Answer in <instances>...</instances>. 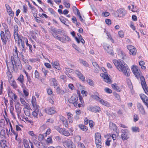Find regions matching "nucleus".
I'll use <instances>...</instances> for the list:
<instances>
[{
  "label": "nucleus",
  "instance_id": "1",
  "mask_svg": "<svg viewBox=\"0 0 148 148\" xmlns=\"http://www.w3.org/2000/svg\"><path fill=\"white\" fill-rule=\"evenodd\" d=\"M113 62L119 71L123 72L124 75L126 76H130V70L123 60H114Z\"/></svg>",
  "mask_w": 148,
  "mask_h": 148
},
{
  "label": "nucleus",
  "instance_id": "2",
  "mask_svg": "<svg viewBox=\"0 0 148 148\" xmlns=\"http://www.w3.org/2000/svg\"><path fill=\"white\" fill-rule=\"evenodd\" d=\"M3 26L4 29L5 33L3 31H1L0 36L3 45H6L7 41H10V40L11 34L8 25L4 23L3 24Z\"/></svg>",
  "mask_w": 148,
  "mask_h": 148
},
{
  "label": "nucleus",
  "instance_id": "3",
  "mask_svg": "<svg viewBox=\"0 0 148 148\" xmlns=\"http://www.w3.org/2000/svg\"><path fill=\"white\" fill-rule=\"evenodd\" d=\"M14 51L13 52V56H11V60H13L15 64L18 66L19 69H22V65L18 55L17 48L15 46Z\"/></svg>",
  "mask_w": 148,
  "mask_h": 148
},
{
  "label": "nucleus",
  "instance_id": "4",
  "mask_svg": "<svg viewBox=\"0 0 148 148\" xmlns=\"http://www.w3.org/2000/svg\"><path fill=\"white\" fill-rule=\"evenodd\" d=\"M17 38H14L16 42H17L18 46L19 47L21 46L22 47V49L23 51H25L26 48L25 47L24 38L21 36H17Z\"/></svg>",
  "mask_w": 148,
  "mask_h": 148
},
{
  "label": "nucleus",
  "instance_id": "5",
  "mask_svg": "<svg viewBox=\"0 0 148 148\" xmlns=\"http://www.w3.org/2000/svg\"><path fill=\"white\" fill-rule=\"evenodd\" d=\"M11 60V63L8 62L7 59L5 60V62L6 63L7 66L8 71L10 70L15 71V68L17 70H21L22 69H19L18 67V66H16L15 64V63L13 60Z\"/></svg>",
  "mask_w": 148,
  "mask_h": 148
},
{
  "label": "nucleus",
  "instance_id": "6",
  "mask_svg": "<svg viewBox=\"0 0 148 148\" xmlns=\"http://www.w3.org/2000/svg\"><path fill=\"white\" fill-rule=\"evenodd\" d=\"M100 133L97 132L95 135V143L97 148H101L102 147V142Z\"/></svg>",
  "mask_w": 148,
  "mask_h": 148
},
{
  "label": "nucleus",
  "instance_id": "7",
  "mask_svg": "<svg viewBox=\"0 0 148 148\" xmlns=\"http://www.w3.org/2000/svg\"><path fill=\"white\" fill-rule=\"evenodd\" d=\"M62 143L65 148H75L76 147L74 144L70 139H68L66 140H64L63 141Z\"/></svg>",
  "mask_w": 148,
  "mask_h": 148
},
{
  "label": "nucleus",
  "instance_id": "8",
  "mask_svg": "<svg viewBox=\"0 0 148 148\" xmlns=\"http://www.w3.org/2000/svg\"><path fill=\"white\" fill-rule=\"evenodd\" d=\"M54 128L55 129L58 131L60 133L64 135L65 136H68L70 135L69 132L65 129L61 128L59 126H55Z\"/></svg>",
  "mask_w": 148,
  "mask_h": 148
},
{
  "label": "nucleus",
  "instance_id": "9",
  "mask_svg": "<svg viewBox=\"0 0 148 148\" xmlns=\"http://www.w3.org/2000/svg\"><path fill=\"white\" fill-rule=\"evenodd\" d=\"M140 81L142 88L145 93L148 95V88L146 84L144 77L142 76L140 77Z\"/></svg>",
  "mask_w": 148,
  "mask_h": 148
},
{
  "label": "nucleus",
  "instance_id": "10",
  "mask_svg": "<svg viewBox=\"0 0 148 148\" xmlns=\"http://www.w3.org/2000/svg\"><path fill=\"white\" fill-rule=\"evenodd\" d=\"M78 98L76 95H73L68 100V101L70 103H73L75 107L77 106Z\"/></svg>",
  "mask_w": 148,
  "mask_h": 148
},
{
  "label": "nucleus",
  "instance_id": "11",
  "mask_svg": "<svg viewBox=\"0 0 148 148\" xmlns=\"http://www.w3.org/2000/svg\"><path fill=\"white\" fill-rule=\"evenodd\" d=\"M132 71L135 75V76L138 78L140 77V71L139 70L137 66H133L132 69Z\"/></svg>",
  "mask_w": 148,
  "mask_h": 148
},
{
  "label": "nucleus",
  "instance_id": "12",
  "mask_svg": "<svg viewBox=\"0 0 148 148\" xmlns=\"http://www.w3.org/2000/svg\"><path fill=\"white\" fill-rule=\"evenodd\" d=\"M140 96L143 102L148 108V97L143 94H141Z\"/></svg>",
  "mask_w": 148,
  "mask_h": 148
},
{
  "label": "nucleus",
  "instance_id": "13",
  "mask_svg": "<svg viewBox=\"0 0 148 148\" xmlns=\"http://www.w3.org/2000/svg\"><path fill=\"white\" fill-rule=\"evenodd\" d=\"M58 40L63 43H66L71 40L70 38L67 36L64 35L63 36L60 37Z\"/></svg>",
  "mask_w": 148,
  "mask_h": 148
},
{
  "label": "nucleus",
  "instance_id": "14",
  "mask_svg": "<svg viewBox=\"0 0 148 148\" xmlns=\"http://www.w3.org/2000/svg\"><path fill=\"white\" fill-rule=\"evenodd\" d=\"M87 109L89 111L94 112H99L101 111L100 108L97 106L95 107L89 106L87 108Z\"/></svg>",
  "mask_w": 148,
  "mask_h": 148
},
{
  "label": "nucleus",
  "instance_id": "15",
  "mask_svg": "<svg viewBox=\"0 0 148 148\" xmlns=\"http://www.w3.org/2000/svg\"><path fill=\"white\" fill-rule=\"evenodd\" d=\"M104 49L107 51V53L113 55V52L112 47L108 45H106L104 46Z\"/></svg>",
  "mask_w": 148,
  "mask_h": 148
},
{
  "label": "nucleus",
  "instance_id": "16",
  "mask_svg": "<svg viewBox=\"0 0 148 148\" xmlns=\"http://www.w3.org/2000/svg\"><path fill=\"white\" fill-rule=\"evenodd\" d=\"M137 107L139 111L143 115H145L146 113L145 109L143 106L140 103H138L137 104Z\"/></svg>",
  "mask_w": 148,
  "mask_h": 148
},
{
  "label": "nucleus",
  "instance_id": "17",
  "mask_svg": "<svg viewBox=\"0 0 148 148\" xmlns=\"http://www.w3.org/2000/svg\"><path fill=\"white\" fill-rule=\"evenodd\" d=\"M45 110L46 112L49 114H54L56 112L55 108L53 107L46 109Z\"/></svg>",
  "mask_w": 148,
  "mask_h": 148
},
{
  "label": "nucleus",
  "instance_id": "18",
  "mask_svg": "<svg viewBox=\"0 0 148 148\" xmlns=\"http://www.w3.org/2000/svg\"><path fill=\"white\" fill-rule=\"evenodd\" d=\"M18 27L17 25H14V38H17V36H20L18 34Z\"/></svg>",
  "mask_w": 148,
  "mask_h": 148
},
{
  "label": "nucleus",
  "instance_id": "19",
  "mask_svg": "<svg viewBox=\"0 0 148 148\" xmlns=\"http://www.w3.org/2000/svg\"><path fill=\"white\" fill-rule=\"evenodd\" d=\"M32 103L35 109L37 110L39 108V106L36 104V97L34 96H32Z\"/></svg>",
  "mask_w": 148,
  "mask_h": 148
},
{
  "label": "nucleus",
  "instance_id": "20",
  "mask_svg": "<svg viewBox=\"0 0 148 148\" xmlns=\"http://www.w3.org/2000/svg\"><path fill=\"white\" fill-rule=\"evenodd\" d=\"M33 143L38 148H45V146L43 145L42 143H40L37 140H34L33 141Z\"/></svg>",
  "mask_w": 148,
  "mask_h": 148
},
{
  "label": "nucleus",
  "instance_id": "21",
  "mask_svg": "<svg viewBox=\"0 0 148 148\" xmlns=\"http://www.w3.org/2000/svg\"><path fill=\"white\" fill-rule=\"evenodd\" d=\"M92 64L94 67L95 68L94 72L96 73H98L100 70L101 69L99 67V65L96 62H92Z\"/></svg>",
  "mask_w": 148,
  "mask_h": 148
},
{
  "label": "nucleus",
  "instance_id": "22",
  "mask_svg": "<svg viewBox=\"0 0 148 148\" xmlns=\"http://www.w3.org/2000/svg\"><path fill=\"white\" fill-rule=\"evenodd\" d=\"M100 75L103 77L105 82H110V79L106 74L101 73L100 74Z\"/></svg>",
  "mask_w": 148,
  "mask_h": 148
},
{
  "label": "nucleus",
  "instance_id": "23",
  "mask_svg": "<svg viewBox=\"0 0 148 148\" xmlns=\"http://www.w3.org/2000/svg\"><path fill=\"white\" fill-rule=\"evenodd\" d=\"M109 127L114 132L118 133V131L117 129V127L115 124L110 123Z\"/></svg>",
  "mask_w": 148,
  "mask_h": 148
},
{
  "label": "nucleus",
  "instance_id": "24",
  "mask_svg": "<svg viewBox=\"0 0 148 148\" xmlns=\"http://www.w3.org/2000/svg\"><path fill=\"white\" fill-rule=\"evenodd\" d=\"M8 94L9 97H10V98L12 99H14L15 101L16 99L17 98V96L13 92H12L11 91H10L9 90L8 91Z\"/></svg>",
  "mask_w": 148,
  "mask_h": 148
},
{
  "label": "nucleus",
  "instance_id": "25",
  "mask_svg": "<svg viewBox=\"0 0 148 148\" xmlns=\"http://www.w3.org/2000/svg\"><path fill=\"white\" fill-rule=\"evenodd\" d=\"M67 116H68V119L70 123H72L73 122V115L69 112L67 113Z\"/></svg>",
  "mask_w": 148,
  "mask_h": 148
},
{
  "label": "nucleus",
  "instance_id": "26",
  "mask_svg": "<svg viewBox=\"0 0 148 148\" xmlns=\"http://www.w3.org/2000/svg\"><path fill=\"white\" fill-rule=\"evenodd\" d=\"M17 80L18 81L21 83V84L23 86H25V85L24 84V76L22 75L21 74L19 76L17 79Z\"/></svg>",
  "mask_w": 148,
  "mask_h": 148
},
{
  "label": "nucleus",
  "instance_id": "27",
  "mask_svg": "<svg viewBox=\"0 0 148 148\" xmlns=\"http://www.w3.org/2000/svg\"><path fill=\"white\" fill-rule=\"evenodd\" d=\"M119 15L120 16H123L125 15L126 12L123 8H120L119 10Z\"/></svg>",
  "mask_w": 148,
  "mask_h": 148
},
{
  "label": "nucleus",
  "instance_id": "28",
  "mask_svg": "<svg viewBox=\"0 0 148 148\" xmlns=\"http://www.w3.org/2000/svg\"><path fill=\"white\" fill-rule=\"evenodd\" d=\"M99 102L102 105L107 107H109L110 106L109 103L108 101L104 100L102 99H101L99 101Z\"/></svg>",
  "mask_w": 148,
  "mask_h": 148
},
{
  "label": "nucleus",
  "instance_id": "29",
  "mask_svg": "<svg viewBox=\"0 0 148 148\" xmlns=\"http://www.w3.org/2000/svg\"><path fill=\"white\" fill-rule=\"evenodd\" d=\"M15 109L16 110V112L17 113V116L18 119H21V117L20 116V114L21 113V110L20 107H17L15 106Z\"/></svg>",
  "mask_w": 148,
  "mask_h": 148
},
{
  "label": "nucleus",
  "instance_id": "30",
  "mask_svg": "<svg viewBox=\"0 0 148 148\" xmlns=\"http://www.w3.org/2000/svg\"><path fill=\"white\" fill-rule=\"evenodd\" d=\"M59 63L58 62L56 61H54L53 63V66L57 69L59 70L60 67L59 66Z\"/></svg>",
  "mask_w": 148,
  "mask_h": 148
},
{
  "label": "nucleus",
  "instance_id": "31",
  "mask_svg": "<svg viewBox=\"0 0 148 148\" xmlns=\"http://www.w3.org/2000/svg\"><path fill=\"white\" fill-rule=\"evenodd\" d=\"M30 109H23V111L25 115L28 116L31 115Z\"/></svg>",
  "mask_w": 148,
  "mask_h": 148
},
{
  "label": "nucleus",
  "instance_id": "32",
  "mask_svg": "<svg viewBox=\"0 0 148 148\" xmlns=\"http://www.w3.org/2000/svg\"><path fill=\"white\" fill-rule=\"evenodd\" d=\"M78 126L81 129L84 131L86 132L88 130L87 127L83 125H79Z\"/></svg>",
  "mask_w": 148,
  "mask_h": 148
},
{
  "label": "nucleus",
  "instance_id": "33",
  "mask_svg": "<svg viewBox=\"0 0 148 148\" xmlns=\"http://www.w3.org/2000/svg\"><path fill=\"white\" fill-rule=\"evenodd\" d=\"M69 0H64V4L66 7L69 8H70V4L69 3Z\"/></svg>",
  "mask_w": 148,
  "mask_h": 148
},
{
  "label": "nucleus",
  "instance_id": "34",
  "mask_svg": "<svg viewBox=\"0 0 148 148\" xmlns=\"http://www.w3.org/2000/svg\"><path fill=\"white\" fill-rule=\"evenodd\" d=\"M50 81L52 82L53 86H55L58 85V81L55 78H51L50 79Z\"/></svg>",
  "mask_w": 148,
  "mask_h": 148
},
{
  "label": "nucleus",
  "instance_id": "35",
  "mask_svg": "<svg viewBox=\"0 0 148 148\" xmlns=\"http://www.w3.org/2000/svg\"><path fill=\"white\" fill-rule=\"evenodd\" d=\"M112 88L117 91H120V88L118 87L116 84H112Z\"/></svg>",
  "mask_w": 148,
  "mask_h": 148
},
{
  "label": "nucleus",
  "instance_id": "36",
  "mask_svg": "<svg viewBox=\"0 0 148 148\" xmlns=\"http://www.w3.org/2000/svg\"><path fill=\"white\" fill-rule=\"evenodd\" d=\"M23 92L25 97H27L29 95V92L28 90L25 87L23 88Z\"/></svg>",
  "mask_w": 148,
  "mask_h": 148
},
{
  "label": "nucleus",
  "instance_id": "37",
  "mask_svg": "<svg viewBox=\"0 0 148 148\" xmlns=\"http://www.w3.org/2000/svg\"><path fill=\"white\" fill-rule=\"evenodd\" d=\"M80 63L83 64L84 66L86 67H88L89 64L86 61L83 60L81 59L79 60Z\"/></svg>",
  "mask_w": 148,
  "mask_h": 148
},
{
  "label": "nucleus",
  "instance_id": "38",
  "mask_svg": "<svg viewBox=\"0 0 148 148\" xmlns=\"http://www.w3.org/2000/svg\"><path fill=\"white\" fill-rule=\"evenodd\" d=\"M86 81L88 83L89 85L90 86H94V83L93 81L91 79H87Z\"/></svg>",
  "mask_w": 148,
  "mask_h": 148
},
{
  "label": "nucleus",
  "instance_id": "39",
  "mask_svg": "<svg viewBox=\"0 0 148 148\" xmlns=\"http://www.w3.org/2000/svg\"><path fill=\"white\" fill-rule=\"evenodd\" d=\"M129 51L130 55H132L134 56L136 54V51L135 47L134 48V49H132Z\"/></svg>",
  "mask_w": 148,
  "mask_h": 148
},
{
  "label": "nucleus",
  "instance_id": "40",
  "mask_svg": "<svg viewBox=\"0 0 148 148\" xmlns=\"http://www.w3.org/2000/svg\"><path fill=\"white\" fill-rule=\"evenodd\" d=\"M132 131L134 132H139V128L138 127H132Z\"/></svg>",
  "mask_w": 148,
  "mask_h": 148
},
{
  "label": "nucleus",
  "instance_id": "41",
  "mask_svg": "<svg viewBox=\"0 0 148 148\" xmlns=\"http://www.w3.org/2000/svg\"><path fill=\"white\" fill-rule=\"evenodd\" d=\"M144 64L145 62L143 61H140L139 62V64L141 66V68L145 70L146 69V67L144 66Z\"/></svg>",
  "mask_w": 148,
  "mask_h": 148
},
{
  "label": "nucleus",
  "instance_id": "42",
  "mask_svg": "<svg viewBox=\"0 0 148 148\" xmlns=\"http://www.w3.org/2000/svg\"><path fill=\"white\" fill-rule=\"evenodd\" d=\"M121 137L123 140H127L128 138V136L126 133H123L122 134Z\"/></svg>",
  "mask_w": 148,
  "mask_h": 148
},
{
  "label": "nucleus",
  "instance_id": "43",
  "mask_svg": "<svg viewBox=\"0 0 148 148\" xmlns=\"http://www.w3.org/2000/svg\"><path fill=\"white\" fill-rule=\"evenodd\" d=\"M1 136L2 138H5V130H2L0 132Z\"/></svg>",
  "mask_w": 148,
  "mask_h": 148
},
{
  "label": "nucleus",
  "instance_id": "44",
  "mask_svg": "<svg viewBox=\"0 0 148 148\" xmlns=\"http://www.w3.org/2000/svg\"><path fill=\"white\" fill-rule=\"evenodd\" d=\"M78 77L82 81H84L85 80V78L84 76L82 74H81L79 75H78Z\"/></svg>",
  "mask_w": 148,
  "mask_h": 148
},
{
  "label": "nucleus",
  "instance_id": "45",
  "mask_svg": "<svg viewBox=\"0 0 148 148\" xmlns=\"http://www.w3.org/2000/svg\"><path fill=\"white\" fill-rule=\"evenodd\" d=\"M133 119L134 121V122H136V121H137L139 119V118L138 115L136 114H134V115Z\"/></svg>",
  "mask_w": 148,
  "mask_h": 148
},
{
  "label": "nucleus",
  "instance_id": "46",
  "mask_svg": "<svg viewBox=\"0 0 148 148\" xmlns=\"http://www.w3.org/2000/svg\"><path fill=\"white\" fill-rule=\"evenodd\" d=\"M23 11L24 13H26L27 11V7L26 5L23 6Z\"/></svg>",
  "mask_w": 148,
  "mask_h": 148
},
{
  "label": "nucleus",
  "instance_id": "47",
  "mask_svg": "<svg viewBox=\"0 0 148 148\" xmlns=\"http://www.w3.org/2000/svg\"><path fill=\"white\" fill-rule=\"evenodd\" d=\"M46 141L48 143L51 144L53 143V141L52 138L50 137L48 138L46 140Z\"/></svg>",
  "mask_w": 148,
  "mask_h": 148
},
{
  "label": "nucleus",
  "instance_id": "48",
  "mask_svg": "<svg viewBox=\"0 0 148 148\" xmlns=\"http://www.w3.org/2000/svg\"><path fill=\"white\" fill-rule=\"evenodd\" d=\"M34 75L35 77L36 78H38L40 77L39 73L37 70L35 71Z\"/></svg>",
  "mask_w": 148,
  "mask_h": 148
},
{
  "label": "nucleus",
  "instance_id": "49",
  "mask_svg": "<svg viewBox=\"0 0 148 148\" xmlns=\"http://www.w3.org/2000/svg\"><path fill=\"white\" fill-rule=\"evenodd\" d=\"M38 111V109L37 110L35 109V111L33 112L32 113V115L34 117L37 118L38 116V113L37 112Z\"/></svg>",
  "mask_w": 148,
  "mask_h": 148
},
{
  "label": "nucleus",
  "instance_id": "50",
  "mask_svg": "<svg viewBox=\"0 0 148 148\" xmlns=\"http://www.w3.org/2000/svg\"><path fill=\"white\" fill-rule=\"evenodd\" d=\"M105 91L107 93H111L112 91L111 89L108 88H106L104 89Z\"/></svg>",
  "mask_w": 148,
  "mask_h": 148
},
{
  "label": "nucleus",
  "instance_id": "51",
  "mask_svg": "<svg viewBox=\"0 0 148 148\" xmlns=\"http://www.w3.org/2000/svg\"><path fill=\"white\" fill-rule=\"evenodd\" d=\"M78 148H85L84 145L81 142L79 143L78 145Z\"/></svg>",
  "mask_w": 148,
  "mask_h": 148
},
{
  "label": "nucleus",
  "instance_id": "52",
  "mask_svg": "<svg viewBox=\"0 0 148 148\" xmlns=\"http://www.w3.org/2000/svg\"><path fill=\"white\" fill-rule=\"evenodd\" d=\"M93 98L95 99L96 101H99H99H100L101 99L96 95H93Z\"/></svg>",
  "mask_w": 148,
  "mask_h": 148
},
{
  "label": "nucleus",
  "instance_id": "53",
  "mask_svg": "<svg viewBox=\"0 0 148 148\" xmlns=\"http://www.w3.org/2000/svg\"><path fill=\"white\" fill-rule=\"evenodd\" d=\"M23 105L24 107L23 109H30L29 105L28 103H26Z\"/></svg>",
  "mask_w": 148,
  "mask_h": 148
},
{
  "label": "nucleus",
  "instance_id": "54",
  "mask_svg": "<svg viewBox=\"0 0 148 148\" xmlns=\"http://www.w3.org/2000/svg\"><path fill=\"white\" fill-rule=\"evenodd\" d=\"M8 12L9 14V15L10 16H11L13 17L14 16V12L11 10H8L7 11Z\"/></svg>",
  "mask_w": 148,
  "mask_h": 148
},
{
  "label": "nucleus",
  "instance_id": "55",
  "mask_svg": "<svg viewBox=\"0 0 148 148\" xmlns=\"http://www.w3.org/2000/svg\"><path fill=\"white\" fill-rule=\"evenodd\" d=\"M11 85L14 88H17V85L16 84V82L14 80L13 81L12 83H11Z\"/></svg>",
  "mask_w": 148,
  "mask_h": 148
},
{
  "label": "nucleus",
  "instance_id": "56",
  "mask_svg": "<svg viewBox=\"0 0 148 148\" xmlns=\"http://www.w3.org/2000/svg\"><path fill=\"white\" fill-rule=\"evenodd\" d=\"M57 29L55 28H51L50 29V32L51 33V34L54 33H57Z\"/></svg>",
  "mask_w": 148,
  "mask_h": 148
},
{
  "label": "nucleus",
  "instance_id": "57",
  "mask_svg": "<svg viewBox=\"0 0 148 148\" xmlns=\"http://www.w3.org/2000/svg\"><path fill=\"white\" fill-rule=\"evenodd\" d=\"M118 34L119 36L121 38L123 37L124 36V34L123 32L122 31H120L119 32Z\"/></svg>",
  "mask_w": 148,
  "mask_h": 148
},
{
  "label": "nucleus",
  "instance_id": "58",
  "mask_svg": "<svg viewBox=\"0 0 148 148\" xmlns=\"http://www.w3.org/2000/svg\"><path fill=\"white\" fill-rule=\"evenodd\" d=\"M114 96L117 99V100H118L119 101H120L121 99L120 96L119 94H117L116 93H115L114 94Z\"/></svg>",
  "mask_w": 148,
  "mask_h": 148
},
{
  "label": "nucleus",
  "instance_id": "59",
  "mask_svg": "<svg viewBox=\"0 0 148 148\" xmlns=\"http://www.w3.org/2000/svg\"><path fill=\"white\" fill-rule=\"evenodd\" d=\"M23 143L24 146L29 145L28 141L26 139H24L23 141Z\"/></svg>",
  "mask_w": 148,
  "mask_h": 148
},
{
  "label": "nucleus",
  "instance_id": "60",
  "mask_svg": "<svg viewBox=\"0 0 148 148\" xmlns=\"http://www.w3.org/2000/svg\"><path fill=\"white\" fill-rule=\"evenodd\" d=\"M59 19H60V20L61 21V22L62 23H63L64 24L66 25L65 24V23L66 22V21L64 19V17L63 16H61L60 18Z\"/></svg>",
  "mask_w": 148,
  "mask_h": 148
},
{
  "label": "nucleus",
  "instance_id": "61",
  "mask_svg": "<svg viewBox=\"0 0 148 148\" xmlns=\"http://www.w3.org/2000/svg\"><path fill=\"white\" fill-rule=\"evenodd\" d=\"M110 138H108L106 142V145L109 146L110 145Z\"/></svg>",
  "mask_w": 148,
  "mask_h": 148
},
{
  "label": "nucleus",
  "instance_id": "62",
  "mask_svg": "<svg viewBox=\"0 0 148 148\" xmlns=\"http://www.w3.org/2000/svg\"><path fill=\"white\" fill-rule=\"evenodd\" d=\"M26 77L27 82H29V83L32 82V80L30 76L29 75H27Z\"/></svg>",
  "mask_w": 148,
  "mask_h": 148
},
{
  "label": "nucleus",
  "instance_id": "63",
  "mask_svg": "<svg viewBox=\"0 0 148 148\" xmlns=\"http://www.w3.org/2000/svg\"><path fill=\"white\" fill-rule=\"evenodd\" d=\"M63 124L64 125L65 127L66 128H68L69 127V125L68 122L67 120L65 121L63 123Z\"/></svg>",
  "mask_w": 148,
  "mask_h": 148
},
{
  "label": "nucleus",
  "instance_id": "64",
  "mask_svg": "<svg viewBox=\"0 0 148 148\" xmlns=\"http://www.w3.org/2000/svg\"><path fill=\"white\" fill-rule=\"evenodd\" d=\"M106 23L108 25H110L111 24V20L107 19L105 20Z\"/></svg>",
  "mask_w": 148,
  "mask_h": 148
}]
</instances>
